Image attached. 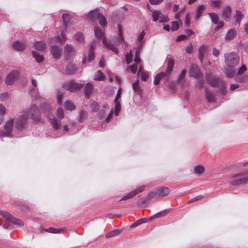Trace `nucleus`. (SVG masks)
Here are the masks:
<instances>
[{
	"label": "nucleus",
	"mask_w": 248,
	"mask_h": 248,
	"mask_svg": "<svg viewBox=\"0 0 248 248\" xmlns=\"http://www.w3.org/2000/svg\"><path fill=\"white\" fill-rule=\"evenodd\" d=\"M244 17V15L239 10L236 11V14L234 16L235 22L240 25L241 19Z\"/></svg>",
	"instance_id": "30"
},
{
	"label": "nucleus",
	"mask_w": 248,
	"mask_h": 248,
	"mask_svg": "<svg viewBox=\"0 0 248 248\" xmlns=\"http://www.w3.org/2000/svg\"><path fill=\"white\" fill-rule=\"evenodd\" d=\"M13 48L17 51H23L25 48V45L20 41H16L13 44Z\"/></svg>",
	"instance_id": "23"
},
{
	"label": "nucleus",
	"mask_w": 248,
	"mask_h": 248,
	"mask_svg": "<svg viewBox=\"0 0 248 248\" xmlns=\"http://www.w3.org/2000/svg\"><path fill=\"white\" fill-rule=\"evenodd\" d=\"M47 118L49 119V122H50L52 126L55 129H58L59 128V124L57 122L56 119L54 118H51L47 116Z\"/></svg>",
	"instance_id": "35"
},
{
	"label": "nucleus",
	"mask_w": 248,
	"mask_h": 248,
	"mask_svg": "<svg viewBox=\"0 0 248 248\" xmlns=\"http://www.w3.org/2000/svg\"><path fill=\"white\" fill-rule=\"evenodd\" d=\"M141 79L143 81H146L148 78V74L145 72H142L141 74Z\"/></svg>",
	"instance_id": "58"
},
{
	"label": "nucleus",
	"mask_w": 248,
	"mask_h": 248,
	"mask_svg": "<svg viewBox=\"0 0 248 248\" xmlns=\"http://www.w3.org/2000/svg\"><path fill=\"white\" fill-rule=\"evenodd\" d=\"M206 78L208 83L210 84L214 87L218 86L220 80L218 78H214L213 75L211 73H207L206 74Z\"/></svg>",
	"instance_id": "15"
},
{
	"label": "nucleus",
	"mask_w": 248,
	"mask_h": 248,
	"mask_svg": "<svg viewBox=\"0 0 248 248\" xmlns=\"http://www.w3.org/2000/svg\"><path fill=\"white\" fill-rule=\"evenodd\" d=\"M154 198L153 193L151 192L148 194L147 197H143L140 198L138 201V203L139 205H147L149 204L151 199Z\"/></svg>",
	"instance_id": "16"
},
{
	"label": "nucleus",
	"mask_w": 248,
	"mask_h": 248,
	"mask_svg": "<svg viewBox=\"0 0 248 248\" xmlns=\"http://www.w3.org/2000/svg\"><path fill=\"white\" fill-rule=\"evenodd\" d=\"M46 231L53 233H59L62 231V229H54L53 228H50L46 230Z\"/></svg>",
	"instance_id": "45"
},
{
	"label": "nucleus",
	"mask_w": 248,
	"mask_h": 248,
	"mask_svg": "<svg viewBox=\"0 0 248 248\" xmlns=\"http://www.w3.org/2000/svg\"><path fill=\"white\" fill-rule=\"evenodd\" d=\"M6 113V108L2 104H0V114L3 115Z\"/></svg>",
	"instance_id": "59"
},
{
	"label": "nucleus",
	"mask_w": 248,
	"mask_h": 248,
	"mask_svg": "<svg viewBox=\"0 0 248 248\" xmlns=\"http://www.w3.org/2000/svg\"><path fill=\"white\" fill-rule=\"evenodd\" d=\"M0 215L3 217L6 220L19 225H23V223L21 220L14 217L9 213L4 211H0Z\"/></svg>",
	"instance_id": "7"
},
{
	"label": "nucleus",
	"mask_w": 248,
	"mask_h": 248,
	"mask_svg": "<svg viewBox=\"0 0 248 248\" xmlns=\"http://www.w3.org/2000/svg\"><path fill=\"white\" fill-rule=\"evenodd\" d=\"M219 50L214 47L213 49L212 54L215 57H217L219 55Z\"/></svg>",
	"instance_id": "62"
},
{
	"label": "nucleus",
	"mask_w": 248,
	"mask_h": 248,
	"mask_svg": "<svg viewBox=\"0 0 248 248\" xmlns=\"http://www.w3.org/2000/svg\"><path fill=\"white\" fill-rule=\"evenodd\" d=\"M189 73L191 76L194 77L197 80V86L201 88L203 83V75L201 73L198 66L196 64L191 66Z\"/></svg>",
	"instance_id": "3"
},
{
	"label": "nucleus",
	"mask_w": 248,
	"mask_h": 248,
	"mask_svg": "<svg viewBox=\"0 0 248 248\" xmlns=\"http://www.w3.org/2000/svg\"><path fill=\"white\" fill-rule=\"evenodd\" d=\"M34 46L35 48L39 51H43L46 48V44L43 41H37L35 42Z\"/></svg>",
	"instance_id": "25"
},
{
	"label": "nucleus",
	"mask_w": 248,
	"mask_h": 248,
	"mask_svg": "<svg viewBox=\"0 0 248 248\" xmlns=\"http://www.w3.org/2000/svg\"><path fill=\"white\" fill-rule=\"evenodd\" d=\"M62 18L63 19V24L66 28L67 27V23L70 19V16L68 14H64L62 16Z\"/></svg>",
	"instance_id": "37"
},
{
	"label": "nucleus",
	"mask_w": 248,
	"mask_h": 248,
	"mask_svg": "<svg viewBox=\"0 0 248 248\" xmlns=\"http://www.w3.org/2000/svg\"><path fill=\"white\" fill-rule=\"evenodd\" d=\"M88 112L84 110H81L79 112L78 119L79 121L82 122L85 121L88 117Z\"/></svg>",
	"instance_id": "28"
},
{
	"label": "nucleus",
	"mask_w": 248,
	"mask_h": 248,
	"mask_svg": "<svg viewBox=\"0 0 248 248\" xmlns=\"http://www.w3.org/2000/svg\"><path fill=\"white\" fill-rule=\"evenodd\" d=\"M145 34V33L144 32V31H142L140 34L139 35V37H138V41L139 42L140 44H141V42L142 41V39L144 36Z\"/></svg>",
	"instance_id": "60"
},
{
	"label": "nucleus",
	"mask_w": 248,
	"mask_h": 248,
	"mask_svg": "<svg viewBox=\"0 0 248 248\" xmlns=\"http://www.w3.org/2000/svg\"><path fill=\"white\" fill-rule=\"evenodd\" d=\"M43 109L45 111H49L51 110V109H52V108L50 105L47 104H45L43 106Z\"/></svg>",
	"instance_id": "57"
},
{
	"label": "nucleus",
	"mask_w": 248,
	"mask_h": 248,
	"mask_svg": "<svg viewBox=\"0 0 248 248\" xmlns=\"http://www.w3.org/2000/svg\"><path fill=\"white\" fill-rule=\"evenodd\" d=\"M202 197H203V196L202 195H198L193 198H192L191 199H190L188 202V203H190V202H195V201H198V200H200V199H201Z\"/></svg>",
	"instance_id": "56"
},
{
	"label": "nucleus",
	"mask_w": 248,
	"mask_h": 248,
	"mask_svg": "<svg viewBox=\"0 0 248 248\" xmlns=\"http://www.w3.org/2000/svg\"><path fill=\"white\" fill-rule=\"evenodd\" d=\"M93 85L90 82L86 84L84 88V93L86 97L89 99L93 91Z\"/></svg>",
	"instance_id": "19"
},
{
	"label": "nucleus",
	"mask_w": 248,
	"mask_h": 248,
	"mask_svg": "<svg viewBox=\"0 0 248 248\" xmlns=\"http://www.w3.org/2000/svg\"><path fill=\"white\" fill-rule=\"evenodd\" d=\"M74 38L78 43L82 44L84 42L83 34L81 32H78L74 35Z\"/></svg>",
	"instance_id": "29"
},
{
	"label": "nucleus",
	"mask_w": 248,
	"mask_h": 248,
	"mask_svg": "<svg viewBox=\"0 0 248 248\" xmlns=\"http://www.w3.org/2000/svg\"><path fill=\"white\" fill-rule=\"evenodd\" d=\"M115 112L114 114L116 116L118 115L119 113V112L121 110V105L120 102L117 101V102H115Z\"/></svg>",
	"instance_id": "46"
},
{
	"label": "nucleus",
	"mask_w": 248,
	"mask_h": 248,
	"mask_svg": "<svg viewBox=\"0 0 248 248\" xmlns=\"http://www.w3.org/2000/svg\"><path fill=\"white\" fill-rule=\"evenodd\" d=\"M208 15L209 16L212 23L215 24H218V21H219V18L218 15L216 13H209Z\"/></svg>",
	"instance_id": "31"
},
{
	"label": "nucleus",
	"mask_w": 248,
	"mask_h": 248,
	"mask_svg": "<svg viewBox=\"0 0 248 248\" xmlns=\"http://www.w3.org/2000/svg\"><path fill=\"white\" fill-rule=\"evenodd\" d=\"M174 65V60L171 58L168 59L167 61V66L165 71L160 72L156 75L155 77L154 84L155 85L158 84L160 79L162 78L168 80L172 71Z\"/></svg>",
	"instance_id": "1"
},
{
	"label": "nucleus",
	"mask_w": 248,
	"mask_h": 248,
	"mask_svg": "<svg viewBox=\"0 0 248 248\" xmlns=\"http://www.w3.org/2000/svg\"><path fill=\"white\" fill-rule=\"evenodd\" d=\"M68 90L71 92H76L81 89L83 85L81 83H76L74 81L69 82L66 85Z\"/></svg>",
	"instance_id": "12"
},
{
	"label": "nucleus",
	"mask_w": 248,
	"mask_h": 248,
	"mask_svg": "<svg viewBox=\"0 0 248 248\" xmlns=\"http://www.w3.org/2000/svg\"><path fill=\"white\" fill-rule=\"evenodd\" d=\"M90 107L92 111L96 112L98 110L99 106L97 102H94L91 104Z\"/></svg>",
	"instance_id": "40"
},
{
	"label": "nucleus",
	"mask_w": 248,
	"mask_h": 248,
	"mask_svg": "<svg viewBox=\"0 0 248 248\" xmlns=\"http://www.w3.org/2000/svg\"><path fill=\"white\" fill-rule=\"evenodd\" d=\"M205 171V168L202 165H196L194 167V173L197 176H201Z\"/></svg>",
	"instance_id": "22"
},
{
	"label": "nucleus",
	"mask_w": 248,
	"mask_h": 248,
	"mask_svg": "<svg viewBox=\"0 0 248 248\" xmlns=\"http://www.w3.org/2000/svg\"><path fill=\"white\" fill-rule=\"evenodd\" d=\"M32 54L33 57L35 59L36 61L38 63L42 62L44 61V57L42 55L36 51H32Z\"/></svg>",
	"instance_id": "32"
},
{
	"label": "nucleus",
	"mask_w": 248,
	"mask_h": 248,
	"mask_svg": "<svg viewBox=\"0 0 248 248\" xmlns=\"http://www.w3.org/2000/svg\"><path fill=\"white\" fill-rule=\"evenodd\" d=\"M94 51H89L88 55V61L89 62L92 61L94 58Z\"/></svg>",
	"instance_id": "55"
},
{
	"label": "nucleus",
	"mask_w": 248,
	"mask_h": 248,
	"mask_svg": "<svg viewBox=\"0 0 248 248\" xmlns=\"http://www.w3.org/2000/svg\"><path fill=\"white\" fill-rule=\"evenodd\" d=\"M77 70L76 66L72 64H68L65 69V71L67 74H72Z\"/></svg>",
	"instance_id": "33"
},
{
	"label": "nucleus",
	"mask_w": 248,
	"mask_h": 248,
	"mask_svg": "<svg viewBox=\"0 0 248 248\" xmlns=\"http://www.w3.org/2000/svg\"><path fill=\"white\" fill-rule=\"evenodd\" d=\"M230 183L231 185L235 186L248 183V172L242 171L235 173L231 177Z\"/></svg>",
	"instance_id": "2"
},
{
	"label": "nucleus",
	"mask_w": 248,
	"mask_h": 248,
	"mask_svg": "<svg viewBox=\"0 0 248 248\" xmlns=\"http://www.w3.org/2000/svg\"><path fill=\"white\" fill-rule=\"evenodd\" d=\"M64 106L66 109L70 111L73 110L76 108V106L74 103L69 100H67L65 102Z\"/></svg>",
	"instance_id": "26"
},
{
	"label": "nucleus",
	"mask_w": 248,
	"mask_h": 248,
	"mask_svg": "<svg viewBox=\"0 0 248 248\" xmlns=\"http://www.w3.org/2000/svg\"><path fill=\"white\" fill-rule=\"evenodd\" d=\"M206 9V5L204 4L199 5L197 6L196 14L195 15V18L196 19H198L202 16V13L204 12Z\"/></svg>",
	"instance_id": "20"
},
{
	"label": "nucleus",
	"mask_w": 248,
	"mask_h": 248,
	"mask_svg": "<svg viewBox=\"0 0 248 248\" xmlns=\"http://www.w3.org/2000/svg\"><path fill=\"white\" fill-rule=\"evenodd\" d=\"M9 97V94L7 93H4L0 94V97L1 100L4 101L7 99Z\"/></svg>",
	"instance_id": "61"
},
{
	"label": "nucleus",
	"mask_w": 248,
	"mask_h": 248,
	"mask_svg": "<svg viewBox=\"0 0 248 248\" xmlns=\"http://www.w3.org/2000/svg\"><path fill=\"white\" fill-rule=\"evenodd\" d=\"M133 90L137 92H140V88L139 84V81L137 80L136 82H135L134 83H133Z\"/></svg>",
	"instance_id": "50"
},
{
	"label": "nucleus",
	"mask_w": 248,
	"mask_h": 248,
	"mask_svg": "<svg viewBox=\"0 0 248 248\" xmlns=\"http://www.w3.org/2000/svg\"><path fill=\"white\" fill-rule=\"evenodd\" d=\"M93 79L95 80L101 81L104 79V77L103 76V73L100 71H97L94 76Z\"/></svg>",
	"instance_id": "34"
},
{
	"label": "nucleus",
	"mask_w": 248,
	"mask_h": 248,
	"mask_svg": "<svg viewBox=\"0 0 248 248\" xmlns=\"http://www.w3.org/2000/svg\"><path fill=\"white\" fill-rule=\"evenodd\" d=\"M103 43L104 45L113 51L115 53H117L118 52L117 48L114 45L107 41L105 38H103Z\"/></svg>",
	"instance_id": "24"
},
{
	"label": "nucleus",
	"mask_w": 248,
	"mask_h": 248,
	"mask_svg": "<svg viewBox=\"0 0 248 248\" xmlns=\"http://www.w3.org/2000/svg\"><path fill=\"white\" fill-rule=\"evenodd\" d=\"M134 196H135V193L133 192V191H131V192L129 193L128 194H126L125 196L123 197L121 199V201L123 200H127L128 199H131L132 197H133Z\"/></svg>",
	"instance_id": "47"
},
{
	"label": "nucleus",
	"mask_w": 248,
	"mask_h": 248,
	"mask_svg": "<svg viewBox=\"0 0 248 248\" xmlns=\"http://www.w3.org/2000/svg\"><path fill=\"white\" fill-rule=\"evenodd\" d=\"M25 114L29 119H32L35 122H38L41 120L40 111L36 105H32L26 109Z\"/></svg>",
	"instance_id": "4"
},
{
	"label": "nucleus",
	"mask_w": 248,
	"mask_h": 248,
	"mask_svg": "<svg viewBox=\"0 0 248 248\" xmlns=\"http://www.w3.org/2000/svg\"><path fill=\"white\" fill-rule=\"evenodd\" d=\"M151 192L153 193L154 197H163L168 196L170 192V190L168 187L163 186Z\"/></svg>",
	"instance_id": "11"
},
{
	"label": "nucleus",
	"mask_w": 248,
	"mask_h": 248,
	"mask_svg": "<svg viewBox=\"0 0 248 248\" xmlns=\"http://www.w3.org/2000/svg\"><path fill=\"white\" fill-rule=\"evenodd\" d=\"M132 51L130 50L129 53H127L125 56V60L127 64H129L132 61Z\"/></svg>",
	"instance_id": "48"
},
{
	"label": "nucleus",
	"mask_w": 248,
	"mask_h": 248,
	"mask_svg": "<svg viewBox=\"0 0 248 248\" xmlns=\"http://www.w3.org/2000/svg\"><path fill=\"white\" fill-rule=\"evenodd\" d=\"M138 64L137 63L133 64L130 67V69L131 72L135 74L138 70Z\"/></svg>",
	"instance_id": "52"
},
{
	"label": "nucleus",
	"mask_w": 248,
	"mask_h": 248,
	"mask_svg": "<svg viewBox=\"0 0 248 248\" xmlns=\"http://www.w3.org/2000/svg\"><path fill=\"white\" fill-rule=\"evenodd\" d=\"M207 52V47L202 46L199 49V59L201 62H202L203 58Z\"/></svg>",
	"instance_id": "21"
},
{
	"label": "nucleus",
	"mask_w": 248,
	"mask_h": 248,
	"mask_svg": "<svg viewBox=\"0 0 248 248\" xmlns=\"http://www.w3.org/2000/svg\"><path fill=\"white\" fill-rule=\"evenodd\" d=\"M236 31L234 29H230L226 33L224 39L226 41H231L236 36Z\"/></svg>",
	"instance_id": "18"
},
{
	"label": "nucleus",
	"mask_w": 248,
	"mask_h": 248,
	"mask_svg": "<svg viewBox=\"0 0 248 248\" xmlns=\"http://www.w3.org/2000/svg\"><path fill=\"white\" fill-rule=\"evenodd\" d=\"M64 53L67 59H70L76 55L75 49L70 45H66L65 46Z\"/></svg>",
	"instance_id": "14"
},
{
	"label": "nucleus",
	"mask_w": 248,
	"mask_h": 248,
	"mask_svg": "<svg viewBox=\"0 0 248 248\" xmlns=\"http://www.w3.org/2000/svg\"><path fill=\"white\" fill-rule=\"evenodd\" d=\"M93 13H95L96 16L98 17L97 20H99L100 25L102 27L105 26L107 24L106 18L103 15L99 13L97 10H93L90 11L88 14V16L90 19H94L95 17L92 16Z\"/></svg>",
	"instance_id": "9"
},
{
	"label": "nucleus",
	"mask_w": 248,
	"mask_h": 248,
	"mask_svg": "<svg viewBox=\"0 0 248 248\" xmlns=\"http://www.w3.org/2000/svg\"><path fill=\"white\" fill-rule=\"evenodd\" d=\"M217 26L216 27V28L215 29V31H218L219 30V29H220V28H222V27H223L224 25V23L222 21H219L218 24H217Z\"/></svg>",
	"instance_id": "64"
},
{
	"label": "nucleus",
	"mask_w": 248,
	"mask_h": 248,
	"mask_svg": "<svg viewBox=\"0 0 248 248\" xmlns=\"http://www.w3.org/2000/svg\"><path fill=\"white\" fill-rule=\"evenodd\" d=\"M57 117L61 120L64 117V112L62 108H58L57 110Z\"/></svg>",
	"instance_id": "42"
},
{
	"label": "nucleus",
	"mask_w": 248,
	"mask_h": 248,
	"mask_svg": "<svg viewBox=\"0 0 248 248\" xmlns=\"http://www.w3.org/2000/svg\"><path fill=\"white\" fill-rule=\"evenodd\" d=\"M121 232V231L119 229L115 230L113 231H112L108 233L106 236L107 238H109L111 237H113L114 236H116L119 234H120Z\"/></svg>",
	"instance_id": "36"
},
{
	"label": "nucleus",
	"mask_w": 248,
	"mask_h": 248,
	"mask_svg": "<svg viewBox=\"0 0 248 248\" xmlns=\"http://www.w3.org/2000/svg\"><path fill=\"white\" fill-rule=\"evenodd\" d=\"M51 53L55 58H58L62 53V48L58 46H52L51 47Z\"/></svg>",
	"instance_id": "17"
},
{
	"label": "nucleus",
	"mask_w": 248,
	"mask_h": 248,
	"mask_svg": "<svg viewBox=\"0 0 248 248\" xmlns=\"http://www.w3.org/2000/svg\"><path fill=\"white\" fill-rule=\"evenodd\" d=\"M225 62L229 67L235 66L239 62V57L235 52L226 53L224 54Z\"/></svg>",
	"instance_id": "5"
},
{
	"label": "nucleus",
	"mask_w": 248,
	"mask_h": 248,
	"mask_svg": "<svg viewBox=\"0 0 248 248\" xmlns=\"http://www.w3.org/2000/svg\"><path fill=\"white\" fill-rule=\"evenodd\" d=\"M232 9L231 6L225 7L222 11V17L226 21H229L232 16Z\"/></svg>",
	"instance_id": "13"
},
{
	"label": "nucleus",
	"mask_w": 248,
	"mask_h": 248,
	"mask_svg": "<svg viewBox=\"0 0 248 248\" xmlns=\"http://www.w3.org/2000/svg\"><path fill=\"white\" fill-rule=\"evenodd\" d=\"M221 4L220 0H214L211 1V5L213 7H218Z\"/></svg>",
	"instance_id": "53"
},
{
	"label": "nucleus",
	"mask_w": 248,
	"mask_h": 248,
	"mask_svg": "<svg viewBox=\"0 0 248 248\" xmlns=\"http://www.w3.org/2000/svg\"><path fill=\"white\" fill-rule=\"evenodd\" d=\"M28 119L29 118L25 114L18 116L16 120V128L17 129H21L24 128L27 124Z\"/></svg>",
	"instance_id": "8"
},
{
	"label": "nucleus",
	"mask_w": 248,
	"mask_h": 248,
	"mask_svg": "<svg viewBox=\"0 0 248 248\" xmlns=\"http://www.w3.org/2000/svg\"><path fill=\"white\" fill-rule=\"evenodd\" d=\"M112 16L117 18H123L124 17V15L120 11H115L112 13Z\"/></svg>",
	"instance_id": "41"
},
{
	"label": "nucleus",
	"mask_w": 248,
	"mask_h": 248,
	"mask_svg": "<svg viewBox=\"0 0 248 248\" xmlns=\"http://www.w3.org/2000/svg\"><path fill=\"white\" fill-rule=\"evenodd\" d=\"M179 27V24L177 21H174L172 22L171 30L172 31H176L178 30Z\"/></svg>",
	"instance_id": "43"
},
{
	"label": "nucleus",
	"mask_w": 248,
	"mask_h": 248,
	"mask_svg": "<svg viewBox=\"0 0 248 248\" xmlns=\"http://www.w3.org/2000/svg\"><path fill=\"white\" fill-rule=\"evenodd\" d=\"M106 116V113L105 110L103 109H101L99 112V113L98 115V118L99 119H102L105 118Z\"/></svg>",
	"instance_id": "51"
},
{
	"label": "nucleus",
	"mask_w": 248,
	"mask_h": 248,
	"mask_svg": "<svg viewBox=\"0 0 248 248\" xmlns=\"http://www.w3.org/2000/svg\"><path fill=\"white\" fill-rule=\"evenodd\" d=\"M168 213H169V211L167 210H165L164 211H161V212H158L157 214H155V217H156V218L162 217L165 216Z\"/></svg>",
	"instance_id": "49"
},
{
	"label": "nucleus",
	"mask_w": 248,
	"mask_h": 248,
	"mask_svg": "<svg viewBox=\"0 0 248 248\" xmlns=\"http://www.w3.org/2000/svg\"><path fill=\"white\" fill-rule=\"evenodd\" d=\"M14 119H10L6 121L3 128L0 129V136L2 137H10L13 131Z\"/></svg>",
	"instance_id": "6"
},
{
	"label": "nucleus",
	"mask_w": 248,
	"mask_h": 248,
	"mask_svg": "<svg viewBox=\"0 0 248 248\" xmlns=\"http://www.w3.org/2000/svg\"><path fill=\"white\" fill-rule=\"evenodd\" d=\"M134 61H135V62L137 64L140 63V59L139 56V51H137L136 53L135 54Z\"/></svg>",
	"instance_id": "63"
},
{
	"label": "nucleus",
	"mask_w": 248,
	"mask_h": 248,
	"mask_svg": "<svg viewBox=\"0 0 248 248\" xmlns=\"http://www.w3.org/2000/svg\"><path fill=\"white\" fill-rule=\"evenodd\" d=\"M94 32L95 35L97 38H100L103 36V32L99 28H95L94 29Z\"/></svg>",
	"instance_id": "39"
},
{
	"label": "nucleus",
	"mask_w": 248,
	"mask_h": 248,
	"mask_svg": "<svg viewBox=\"0 0 248 248\" xmlns=\"http://www.w3.org/2000/svg\"><path fill=\"white\" fill-rule=\"evenodd\" d=\"M161 12L158 10H155L152 13L153 20L154 22L157 21L159 18Z\"/></svg>",
	"instance_id": "38"
},
{
	"label": "nucleus",
	"mask_w": 248,
	"mask_h": 248,
	"mask_svg": "<svg viewBox=\"0 0 248 248\" xmlns=\"http://www.w3.org/2000/svg\"><path fill=\"white\" fill-rule=\"evenodd\" d=\"M205 98L209 102H213L214 101V96L213 94L210 92L207 88H205Z\"/></svg>",
	"instance_id": "27"
},
{
	"label": "nucleus",
	"mask_w": 248,
	"mask_h": 248,
	"mask_svg": "<svg viewBox=\"0 0 248 248\" xmlns=\"http://www.w3.org/2000/svg\"><path fill=\"white\" fill-rule=\"evenodd\" d=\"M169 20V19L167 16L163 15L161 13H160L158 19L159 22H168Z\"/></svg>",
	"instance_id": "44"
},
{
	"label": "nucleus",
	"mask_w": 248,
	"mask_h": 248,
	"mask_svg": "<svg viewBox=\"0 0 248 248\" xmlns=\"http://www.w3.org/2000/svg\"><path fill=\"white\" fill-rule=\"evenodd\" d=\"M144 188H145L144 186H141L133 191L134 193H135V195H136L137 194L143 191L144 190Z\"/></svg>",
	"instance_id": "54"
},
{
	"label": "nucleus",
	"mask_w": 248,
	"mask_h": 248,
	"mask_svg": "<svg viewBox=\"0 0 248 248\" xmlns=\"http://www.w3.org/2000/svg\"><path fill=\"white\" fill-rule=\"evenodd\" d=\"M19 73L17 70L11 71L6 77L5 83L7 85L13 84L18 79Z\"/></svg>",
	"instance_id": "10"
}]
</instances>
